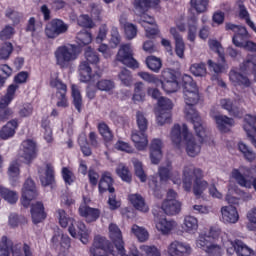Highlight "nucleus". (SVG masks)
I'll return each instance as SVG.
<instances>
[{
	"label": "nucleus",
	"mask_w": 256,
	"mask_h": 256,
	"mask_svg": "<svg viewBox=\"0 0 256 256\" xmlns=\"http://www.w3.org/2000/svg\"><path fill=\"white\" fill-rule=\"evenodd\" d=\"M140 250L145 253L146 256H161V251L155 245H141Z\"/></svg>",
	"instance_id": "nucleus-59"
},
{
	"label": "nucleus",
	"mask_w": 256,
	"mask_h": 256,
	"mask_svg": "<svg viewBox=\"0 0 256 256\" xmlns=\"http://www.w3.org/2000/svg\"><path fill=\"white\" fill-rule=\"evenodd\" d=\"M175 227V221H170L166 218H162L156 223V229L162 233V235H169L175 229Z\"/></svg>",
	"instance_id": "nucleus-29"
},
{
	"label": "nucleus",
	"mask_w": 256,
	"mask_h": 256,
	"mask_svg": "<svg viewBox=\"0 0 256 256\" xmlns=\"http://www.w3.org/2000/svg\"><path fill=\"white\" fill-rule=\"evenodd\" d=\"M240 19H243L247 25L251 27V29L256 33V26L253 21H251V17L249 16V11L243 5L239 6V14Z\"/></svg>",
	"instance_id": "nucleus-42"
},
{
	"label": "nucleus",
	"mask_w": 256,
	"mask_h": 256,
	"mask_svg": "<svg viewBox=\"0 0 256 256\" xmlns=\"http://www.w3.org/2000/svg\"><path fill=\"white\" fill-rule=\"evenodd\" d=\"M92 247H98L100 249H108V251H114L113 248L111 247V242H109L107 238L102 236H96L94 238Z\"/></svg>",
	"instance_id": "nucleus-47"
},
{
	"label": "nucleus",
	"mask_w": 256,
	"mask_h": 256,
	"mask_svg": "<svg viewBox=\"0 0 256 256\" xmlns=\"http://www.w3.org/2000/svg\"><path fill=\"white\" fill-rule=\"evenodd\" d=\"M13 53V44L11 42H6L0 46V60L7 61Z\"/></svg>",
	"instance_id": "nucleus-49"
},
{
	"label": "nucleus",
	"mask_w": 256,
	"mask_h": 256,
	"mask_svg": "<svg viewBox=\"0 0 256 256\" xmlns=\"http://www.w3.org/2000/svg\"><path fill=\"white\" fill-rule=\"evenodd\" d=\"M144 84L143 82H137L134 85V95L132 97L133 101H143L145 99V92H143Z\"/></svg>",
	"instance_id": "nucleus-54"
},
{
	"label": "nucleus",
	"mask_w": 256,
	"mask_h": 256,
	"mask_svg": "<svg viewBox=\"0 0 256 256\" xmlns=\"http://www.w3.org/2000/svg\"><path fill=\"white\" fill-rule=\"evenodd\" d=\"M79 214L81 217H84L87 223H93V221H97L99 219V209L91 208L87 206V204L83 203L79 207Z\"/></svg>",
	"instance_id": "nucleus-18"
},
{
	"label": "nucleus",
	"mask_w": 256,
	"mask_h": 256,
	"mask_svg": "<svg viewBox=\"0 0 256 256\" xmlns=\"http://www.w3.org/2000/svg\"><path fill=\"white\" fill-rule=\"evenodd\" d=\"M169 256H186L191 254V245L179 240L172 241L167 246Z\"/></svg>",
	"instance_id": "nucleus-11"
},
{
	"label": "nucleus",
	"mask_w": 256,
	"mask_h": 256,
	"mask_svg": "<svg viewBox=\"0 0 256 256\" xmlns=\"http://www.w3.org/2000/svg\"><path fill=\"white\" fill-rule=\"evenodd\" d=\"M117 175L122 179V181H126V183H131V172H129V168L125 166V164H119L116 169Z\"/></svg>",
	"instance_id": "nucleus-53"
},
{
	"label": "nucleus",
	"mask_w": 256,
	"mask_h": 256,
	"mask_svg": "<svg viewBox=\"0 0 256 256\" xmlns=\"http://www.w3.org/2000/svg\"><path fill=\"white\" fill-rule=\"evenodd\" d=\"M159 175L161 181H169L171 179L174 185H181V174H179V171L173 170L171 163H168L166 167H161Z\"/></svg>",
	"instance_id": "nucleus-12"
},
{
	"label": "nucleus",
	"mask_w": 256,
	"mask_h": 256,
	"mask_svg": "<svg viewBox=\"0 0 256 256\" xmlns=\"http://www.w3.org/2000/svg\"><path fill=\"white\" fill-rule=\"evenodd\" d=\"M170 139L173 145H175V147H177L178 149H181V147H183V139L185 140V137L183 136V125L181 127L179 124H175L172 127Z\"/></svg>",
	"instance_id": "nucleus-23"
},
{
	"label": "nucleus",
	"mask_w": 256,
	"mask_h": 256,
	"mask_svg": "<svg viewBox=\"0 0 256 256\" xmlns=\"http://www.w3.org/2000/svg\"><path fill=\"white\" fill-rule=\"evenodd\" d=\"M20 155L26 163H31L37 157V144L33 140L23 141Z\"/></svg>",
	"instance_id": "nucleus-13"
},
{
	"label": "nucleus",
	"mask_w": 256,
	"mask_h": 256,
	"mask_svg": "<svg viewBox=\"0 0 256 256\" xmlns=\"http://www.w3.org/2000/svg\"><path fill=\"white\" fill-rule=\"evenodd\" d=\"M116 60L126 65V67H130V69H139V62L133 57V46L131 44H122L120 46Z\"/></svg>",
	"instance_id": "nucleus-6"
},
{
	"label": "nucleus",
	"mask_w": 256,
	"mask_h": 256,
	"mask_svg": "<svg viewBox=\"0 0 256 256\" xmlns=\"http://www.w3.org/2000/svg\"><path fill=\"white\" fill-rule=\"evenodd\" d=\"M221 215L223 223L235 225V223L239 221V212L237 211V208L233 205L223 206L221 208Z\"/></svg>",
	"instance_id": "nucleus-15"
},
{
	"label": "nucleus",
	"mask_w": 256,
	"mask_h": 256,
	"mask_svg": "<svg viewBox=\"0 0 256 256\" xmlns=\"http://www.w3.org/2000/svg\"><path fill=\"white\" fill-rule=\"evenodd\" d=\"M77 22L80 27H85L86 29H93V27H95L93 19H91V17H89L87 14L80 15Z\"/></svg>",
	"instance_id": "nucleus-57"
},
{
	"label": "nucleus",
	"mask_w": 256,
	"mask_h": 256,
	"mask_svg": "<svg viewBox=\"0 0 256 256\" xmlns=\"http://www.w3.org/2000/svg\"><path fill=\"white\" fill-rule=\"evenodd\" d=\"M198 129L194 128L198 138L193 137L187 128V125L183 124V137L186 143V153L189 157H197L201 153V145H203V137H205V127L203 122H200V127L197 125Z\"/></svg>",
	"instance_id": "nucleus-3"
},
{
	"label": "nucleus",
	"mask_w": 256,
	"mask_h": 256,
	"mask_svg": "<svg viewBox=\"0 0 256 256\" xmlns=\"http://www.w3.org/2000/svg\"><path fill=\"white\" fill-rule=\"evenodd\" d=\"M18 86L15 84H11L8 89L7 93L4 97L0 100V123H3L11 117V110H9L7 107L9 103H11L15 97V91H17Z\"/></svg>",
	"instance_id": "nucleus-7"
},
{
	"label": "nucleus",
	"mask_w": 256,
	"mask_h": 256,
	"mask_svg": "<svg viewBox=\"0 0 256 256\" xmlns=\"http://www.w3.org/2000/svg\"><path fill=\"white\" fill-rule=\"evenodd\" d=\"M238 149L244 155V159H246V161H249L250 163L255 161L256 154L251 148H249V146H247V144L239 142Z\"/></svg>",
	"instance_id": "nucleus-37"
},
{
	"label": "nucleus",
	"mask_w": 256,
	"mask_h": 256,
	"mask_svg": "<svg viewBox=\"0 0 256 256\" xmlns=\"http://www.w3.org/2000/svg\"><path fill=\"white\" fill-rule=\"evenodd\" d=\"M203 177H205V173L201 168L191 164L184 166L182 169V189L186 193L193 191L195 197H201L209 187V182L203 180Z\"/></svg>",
	"instance_id": "nucleus-2"
},
{
	"label": "nucleus",
	"mask_w": 256,
	"mask_h": 256,
	"mask_svg": "<svg viewBox=\"0 0 256 256\" xmlns=\"http://www.w3.org/2000/svg\"><path fill=\"white\" fill-rule=\"evenodd\" d=\"M93 41V36L91 33L87 31H80L76 36V43L80 45V47H84V45H89Z\"/></svg>",
	"instance_id": "nucleus-44"
},
{
	"label": "nucleus",
	"mask_w": 256,
	"mask_h": 256,
	"mask_svg": "<svg viewBox=\"0 0 256 256\" xmlns=\"http://www.w3.org/2000/svg\"><path fill=\"white\" fill-rule=\"evenodd\" d=\"M0 195L7 201L8 203H17L19 196H17V193L15 191H11L3 186H0Z\"/></svg>",
	"instance_id": "nucleus-40"
},
{
	"label": "nucleus",
	"mask_w": 256,
	"mask_h": 256,
	"mask_svg": "<svg viewBox=\"0 0 256 256\" xmlns=\"http://www.w3.org/2000/svg\"><path fill=\"white\" fill-rule=\"evenodd\" d=\"M190 73L195 77H205L207 75V68L205 63H195L190 66Z\"/></svg>",
	"instance_id": "nucleus-43"
},
{
	"label": "nucleus",
	"mask_w": 256,
	"mask_h": 256,
	"mask_svg": "<svg viewBox=\"0 0 256 256\" xmlns=\"http://www.w3.org/2000/svg\"><path fill=\"white\" fill-rule=\"evenodd\" d=\"M133 165L136 177H138L142 183H145V181H147V175L143 169V163H141L139 160H134Z\"/></svg>",
	"instance_id": "nucleus-51"
},
{
	"label": "nucleus",
	"mask_w": 256,
	"mask_h": 256,
	"mask_svg": "<svg viewBox=\"0 0 256 256\" xmlns=\"http://www.w3.org/2000/svg\"><path fill=\"white\" fill-rule=\"evenodd\" d=\"M159 83L162 85V89L166 93H175L179 89V82H177V79L168 81L160 80Z\"/></svg>",
	"instance_id": "nucleus-45"
},
{
	"label": "nucleus",
	"mask_w": 256,
	"mask_h": 256,
	"mask_svg": "<svg viewBox=\"0 0 256 256\" xmlns=\"http://www.w3.org/2000/svg\"><path fill=\"white\" fill-rule=\"evenodd\" d=\"M162 210L166 215H177L181 211V202L175 201H164L162 204Z\"/></svg>",
	"instance_id": "nucleus-31"
},
{
	"label": "nucleus",
	"mask_w": 256,
	"mask_h": 256,
	"mask_svg": "<svg viewBox=\"0 0 256 256\" xmlns=\"http://www.w3.org/2000/svg\"><path fill=\"white\" fill-rule=\"evenodd\" d=\"M230 245L231 247L235 248L236 254L238 256H251L253 255V250L247 246L245 243H243V241L241 240H235L230 241Z\"/></svg>",
	"instance_id": "nucleus-30"
},
{
	"label": "nucleus",
	"mask_w": 256,
	"mask_h": 256,
	"mask_svg": "<svg viewBox=\"0 0 256 256\" xmlns=\"http://www.w3.org/2000/svg\"><path fill=\"white\" fill-rule=\"evenodd\" d=\"M85 59L86 62L91 63L92 65H97L99 62V55L93 51L90 47H88L85 51Z\"/></svg>",
	"instance_id": "nucleus-62"
},
{
	"label": "nucleus",
	"mask_w": 256,
	"mask_h": 256,
	"mask_svg": "<svg viewBox=\"0 0 256 256\" xmlns=\"http://www.w3.org/2000/svg\"><path fill=\"white\" fill-rule=\"evenodd\" d=\"M131 233H133L134 237H136L140 243L149 241V231L144 227L134 224L131 228Z\"/></svg>",
	"instance_id": "nucleus-33"
},
{
	"label": "nucleus",
	"mask_w": 256,
	"mask_h": 256,
	"mask_svg": "<svg viewBox=\"0 0 256 256\" xmlns=\"http://www.w3.org/2000/svg\"><path fill=\"white\" fill-rule=\"evenodd\" d=\"M49 119L42 120V128L44 129V139L47 143H53V130L51 129Z\"/></svg>",
	"instance_id": "nucleus-56"
},
{
	"label": "nucleus",
	"mask_w": 256,
	"mask_h": 256,
	"mask_svg": "<svg viewBox=\"0 0 256 256\" xmlns=\"http://www.w3.org/2000/svg\"><path fill=\"white\" fill-rule=\"evenodd\" d=\"M240 71L243 73H256V56H248L240 65Z\"/></svg>",
	"instance_id": "nucleus-35"
},
{
	"label": "nucleus",
	"mask_w": 256,
	"mask_h": 256,
	"mask_svg": "<svg viewBox=\"0 0 256 256\" xmlns=\"http://www.w3.org/2000/svg\"><path fill=\"white\" fill-rule=\"evenodd\" d=\"M158 111H169L171 112V109H173V102L169 100L168 98L161 97L158 100Z\"/></svg>",
	"instance_id": "nucleus-63"
},
{
	"label": "nucleus",
	"mask_w": 256,
	"mask_h": 256,
	"mask_svg": "<svg viewBox=\"0 0 256 256\" xmlns=\"http://www.w3.org/2000/svg\"><path fill=\"white\" fill-rule=\"evenodd\" d=\"M23 256V246L21 244L13 245V241L3 236L0 241V256Z\"/></svg>",
	"instance_id": "nucleus-8"
},
{
	"label": "nucleus",
	"mask_w": 256,
	"mask_h": 256,
	"mask_svg": "<svg viewBox=\"0 0 256 256\" xmlns=\"http://www.w3.org/2000/svg\"><path fill=\"white\" fill-rule=\"evenodd\" d=\"M40 181L44 187H47V185H51L53 183V181H55L53 165L46 164L45 176H41Z\"/></svg>",
	"instance_id": "nucleus-38"
},
{
	"label": "nucleus",
	"mask_w": 256,
	"mask_h": 256,
	"mask_svg": "<svg viewBox=\"0 0 256 256\" xmlns=\"http://www.w3.org/2000/svg\"><path fill=\"white\" fill-rule=\"evenodd\" d=\"M212 118L214 119L219 131H222V133H227V131H229V127H233V125H235V121L227 116L218 114L212 115Z\"/></svg>",
	"instance_id": "nucleus-22"
},
{
	"label": "nucleus",
	"mask_w": 256,
	"mask_h": 256,
	"mask_svg": "<svg viewBox=\"0 0 256 256\" xmlns=\"http://www.w3.org/2000/svg\"><path fill=\"white\" fill-rule=\"evenodd\" d=\"M196 247L206 252L208 256L223 255V248L217 242L209 240L206 233H200L196 239Z\"/></svg>",
	"instance_id": "nucleus-5"
},
{
	"label": "nucleus",
	"mask_w": 256,
	"mask_h": 256,
	"mask_svg": "<svg viewBox=\"0 0 256 256\" xmlns=\"http://www.w3.org/2000/svg\"><path fill=\"white\" fill-rule=\"evenodd\" d=\"M146 65L151 71H154V73H159L162 67L161 60L154 56H150L146 59Z\"/></svg>",
	"instance_id": "nucleus-52"
},
{
	"label": "nucleus",
	"mask_w": 256,
	"mask_h": 256,
	"mask_svg": "<svg viewBox=\"0 0 256 256\" xmlns=\"http://www.w3.org/2000/svg\"><path fill=\"white\" fill-rule=\"evenodd\" d=\"M170 33L175 40L176 55L180 59H183V57H185V42H183V37L179 35V32H177V28H171Z\"/></svg>",
	"instance_id": "nucleus-24"
},
{
	"label": "nucleus",
	"mask_w": 256,
	"mask_h": 256,
	"mask_svg": "<svg viewBox=\"0 0 256 256\" xmlns=\"http://www.w3.org/2000/svg\"><path fill=\"white\" fill-rule=\"evenodd\" d=\"M17 127H19V123L17 120H11L7 122V124L0 130L1 139H10L15 135V131H17Z\"/></svg>",
	"instance_id": "nucleus-27"
},
{
	"label": "nucleus",
	"mask_w": 256,
	"mask_h": 256,
	"mask_svg": "<svg viewBox=\"0 0 256 256\" xmlns=\"http://www.w3.org/2000/svg\"><path fill=\"white\" fill-rule=\"evenodd\" d=\"M120 23L124 27V31L127 39L131 40L137 37V26L127 22V18L123 16L120 18Z\"/></svg>",
	"instance_id": "nucleus-34"
},
{
	"label": "nucleus",
	"mask_w": 256,
	"mask_h": 256,
	"mask_svg": "<svg viewBox=\"0 0 256 256\" xmlns=\"http://www.w3.org/2000/svg\"><path fill=\"white\" fill-rule=\"evenodd\" d=\"M78 72L80 75V81L82 83H87L88 81H91V66H89V62L82 61L79 65Z\"/></svg>",
	"instance_id": "nucleus-32"
},
{
	"label": "nucleus",
	"mask_w": 256,
	"mask_h": 256,
	"mask_svg": "<svg viewBox=\"0 0 256 256\" xmlns=\"http://www.w3.org/2000/svg\"><path fill=\"white\" fill-rule=\"evenodd\" d=\"M171 121V112L158 110L157 112V123L158 125H165Z\"/></svg>",
	"instance_id": "nucleus-64"
},
{
	"label": "nucleus",
	"mask_w": 256,
	"mask_h": 256,
	"mask_svg": "<svg viewBox=\"0 0 256 256\" xmlns=\"http://www.w3.org/2000/svg\"><path fill=\"white\" fill-rule=\"evenodd\" d=\"M98 131L106 142L113 141V132L105 122L98 124Z\"/></svg>",
	"instance_id": "nucleus-46"
},
{
	"label": "nucleus",
	"mask_w": 256,
	"mask_h": 256,
	"mask_svg": "<svg viewBox=\"0 0 256 256\" xmlns=\"http://www.w3.org/2000/svg\"><path fill=\"white\" fill-rule=\"evenodd\" d=\"M184 81V101H185V108L184 113L186 119L188 121H191L194 125V129H199L201 127V117L199 116V113L195 111V105L199 103V89L197 88V84L193 82L191 79V76L185 75L183 77ZM199 125V126H197Z\"/></svg>",
	"instance_id": "nucleus-1"
},
{
	"label": "nucleus",
	"mask_w": 256,
	"mask_h": 256,
	"mask_svg": "<svg viewBox=\"0 0 256 256\" xmlns=\"http://www.w3.org/2000/svg\"><path fill=\"white\" fill-rule=\"evenodd\" d=\"M113 253H117V250H108L105 248H99L92 246L90 248V254L93 256H107V255H113Z\"/></svg>",
	"instance_id": "nucleus-60"
},
{
	"label": "nucleus",
	"mask_w": 256,
	"mask_h": 256,
	"mask_svg": "<svg viewBox=\"0 0 256 256\" xmlns=\"http://www.w3.org/2000/svg\"><path fill=\"white\" fill-rule=\"evenodd\" d=\"M8 177L10 181H15L19 178L21 170L19 169V162L13 161L8 167Z\"/></svg>",
	"instance_id": "nucleus-55"
},
{
	"label": "nucleus",
	"mask_w": 256,
	"mask_h": 256,
	"mask_svg": "<svg viewBox=\"0 0 256 256\" xmlns=\"http://www.w3.org/2000/svg\"><path fill=\"white\" fill-rule=\"evenodd\" d=\"M109 237L113 241L116 251H119V245L125 247V242L123 241L121 229H119V227L116 224L109 225Z\"/></svg>",
	"instance_id": "nucleus-20"
},
{
	"label": "nucleus",
	"mask_w": 256,
	"mask_h": 256,
	"mask_svg": "<svg viewBox=\"0 0 256 256\" xmlns=\"http://www.w3.org/2000/svg\"><path fill=\"white\" fill-rule=\"evenodd\" d=\"M163 142L160 139H153L150 145V159L154 165H158L163 158Z\"/></svg>",
	"instance_id": "nucleus-16"
},
{
	"label": "nucleus",
	"mask_w": 256,
	"mask_h": 256,
	"mask_svg": "<svg viewBox=\"0 0 256 256\" xmlns=\"http://www.w3.org/2000/svg\"><path fill=\"white\" fill-rule=\"evenodd\" d=\"M77 227L81 243L87 245V243H89V230H87V227L83 222H78Z\"/></svg>",
	"instance_id": "nucleus-50"
},
{
	"label": "nucleus",
	"mask_w": 256,
	"mask_h": 256,
	"mask_svg": "<svg viewBox=\"0 0 256 256\" xmlns=\"http://www.w3.org/2000/svg\"><path fill=\"white\" fill-rule=\"evenodd\" d=\"M190 6L196 13H207L209 9V0H190Z\"/></svg>",
	"instance_id": "nucleus-36"
},
{
	"label": "nucleus",
	"mask_w": 256,
	"mask_h": 256,
	"mask_svg": "<svg viewBox=\"0 0 256 256\" xmlns=\"http://www.w3.org/2000/svg\"><path fill=\"white\" fill-rule=\"evenodd\" d=\"M56 213H57V219H58L61 227L65 228L70 223L71 226H69L68 231H69L71 237H74V238L77 237V231H75V227H73V223H75V220L73 218H70L69 216H67V213L63 209H58Z\"/></svg>",
	"instance_id": "nucleus-17"
},
{
	"label": "nucleus",
	"mask_w": 256,
	"mask_h": 256,
	"mask_svg": "<svg viewBox=\"0 0 256 256\" xmlns=\"http://www.w3.org/2000/svg\"><path fill=\"white\" fill-rule=\"evenodd\" d=\"M131 139L138 151H144V149H147V145H149V140L143 131L132 132Z\"/></svg>",
	"instance_id": "nucleus-21"
},
{
	"label": "nucleus",
	"mask_w": 256,
	"mask_h": 256,
	"mask_svg": "<svg viewBox=\"0 0 256 256\" xmlns=\"http://www.w3.org/2000/svg\"><path fill=\"white\" fill-rule=\"evenodd\" d=\"M67 29H69V26L65 24V22L59 19H54L46 25L45 35L48 39H55L59 37V35L67 33Z\"/></svg>",
	"instance_id": "nucleus-9"
},
{
	"label": "nucleus",
	"mask_w": 256,
	"mask_h": 256,
	"mask_svg": "<svg viewBox=\"0 0 256 256\" xmlns=\"http://www.w3.org/2000/svg\"><path fill=\"white\" fill-rule=\"evenodd\" d=\"M197 37V18L188 21V41L195 42Z\"/></svg>",
	"instance_id": "nucleus-48"
},
{
	"label": "nucleus",
	"mask_w": 256,
	"mask_h": 256,
	"mask_svg": "<svg viewBox=\"0 0 256 256\" xmlns=\"http://www.w3.org/2000/svg\"><path fill=\"white\" fill-rule=\"evenodd\" d=\"M229 80L234 87H242V89H247V87L251 86V80L235 69L230 70Z\"/></svg>",
	"instance_id": "nucleus-14"
},
{
	"label": "nucleus",
	"mask_w": 256,
	"mask_h": 256,
	"mask_svg": "<svg viewBox=\"0 0 256 256\" xmlns=\"http://www.w3.org/2000/svg\"><path fill=\"white\" fill-rule=\"evenodd\" d=\"M72 97L74 107L77 109L79 113H81V107H83V98L81 97V92L76 85H72Z\"/></svg>",
	"instance_id": "nucleus-41"
},
{
	"label": "nucleus",
	"mask_w": 256,
	"mask_h": 256,
	"mask_svg": "<svg viewBox=\"0 0 256 256\" xmlns=\"http://www.w3.org/2000/svg\"><path fill=\"white\" fill-rule=\"evenodd\" d=\"M134 7L137 15H143L150 6L147 0H134Z\"/></svg>",
	"instance_id": "nucleus-61"
},
{
	"label": "nucleus",
	"mask_w": 256,
	"mask_h": 256,
	"mask_svg": "<svg viewBox=\"0 0 256 256\" xmlns=\"http://www.w3.org/2000/svg\"><path fill=\"white\" fill-rule=\"evenodd\" d=\"M100 193H105L109 191V193H115V188L113 187V177L111 173L104 172L100 178L98 185Z\"/></svg>",
	"instance_id": "nucleus-19"
},
{
	"label": "nucleus",
	"mask_w": 256,
	"mask_h": 256,
	"mask_svg": "<svg viewBox=\"0 0 256 256\" xmlns=\"http://www.w3.org/2000/svg\"><path fill=\"white\" fill-rule=\"evenodd\" d=\"M128 199L137 211H142V213H147V211H149V206H147L145 199L141 194H130Z\"/></svg>",
	"instance_id": "nucleus-26"
},
{
	"label": "nucleus",
	"mask_w": 256,
	"mask_h": 256,
	"mask_svg": "<svg viewBox=\"0 0 256 256\" xmlns=\"http://www.w3.org/2000/svg\"><path fill=\"white\" fill-rule=\"evenodd\" d=\"M31 215L33 223H41L43 219H45V208L43 207V203L36 202L32 205Z\"/></svg>",
	"instance_id": "nucleus-28"
},
{
	"label": "nucleus",
	"mask_w": 256,
	"mask_h": 256,
	"mask_svg": "<svg viewBox=\"0 0 256 256\" xmlns=\"http://www.w3.org/2000/svg\"><path fill=\"white\" fill-rule=\"evenodd\" d=\"M54 57L56 64L61 67V69H67V67L79 57L77 46L71 44L59 46L54 52Z\"/></svg>",
	"instance_id": "nucleus-4"
},
{
	"label": "nucleus",
	"mask_w": 256,
	"mask_h": 256,
	"mask_svg": "<svg viewBox=\"0 0 256 256\" xmlns=\"http://www.w3.org/2000/svg\"><path fill=\"white\" fill-rule=\"evenodd\" d=\"M182 229L185 233H197V230L199 229V220L191 215L185 216L182 223Z\"/></svg>",
	"instance_id": "nucleus-25"
},
{
	"label": "nucleus",
	"mask_w": 256,
	"mask_h": 256,
	"mask_svg": "<svg viewBox=\"0 0 256 256\" xmlns=\"http://www.w3.org/2000/svg\"><path fill=\"white\" fill-rule=\"evenodd\" d=\"M138 77L146 81V83H152L153 85H157L161 83V79H159L156 75L150 74L148 72H138Z\"/></svg>",
	"instance_id": "nucleus-58"
},
{
	"label": "nucleus",
	"mask_w": 256,
	"mask_h": 256,
	"mask_svg": "<svg viewBox=\"0 0 256 256\" xmlns=\"http://www.w3.org/2000/svg\"><path fill=\"white\" fill-rule=\"evenodd\" d=\"M37 195V186H35V182L28 178L22 188V205L24 207H29V205H31V201H33V199H37Z\"/></svg>",
	"instance_id": "nucleus-10"
},
{
	"label": "nucleus",
	"mask_w": 256,
	"mask_h": 256,
	"mask_svg": "<svg viewBox=\"0 0 256 256\" xmlns=\"http://www.w3.org/2000/svg\"><path fill=\"white\" fill-rule=\"evenodd\" d=\"M118 79L124 87H131L133 85V74L128 69L121 70L118 74Z\"/></svg>",
	"instance_id": "nucleus-39"
}]
</instances>
